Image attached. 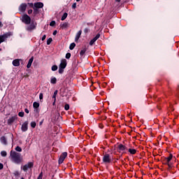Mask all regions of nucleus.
<instances>
[{"label":"nucleus","mask_w":179,"mask_h":179,"mask_svg":"<svg viewBox=\"0 0 179 179\" xmlns=\"http://www.w3.org/2000/svg\"><path fill=\"white\" fill-rule=\"evenodd\" d=\"M10 157L12 162L15 164H20V163L23 162V157H22V154L17 152L13 150L10 152Z\"/></svg>","instance_id":"f257e3e1"},{"label":"nucleus","mask_w":179,"mask_h":179,"mask_svg":"<svg viewBox=\"0 0 179 179\" xmlns=\"http://www.w3.org/2000/svg\"><path fill=\"white\" fill-rule=\"evenodd\" d=\"M66 65H67L66 59H62L61 63L59 66V73H62V72H64V69L66 68Z\"/></svg>","instance_id":"f03ea898"},{"label":"nucleus","mask_w":179,"mask_h":179,"mask_svg":"<svg viewBox=\"0 0 179 179\" xmlns=\"http://www.w3.org/2000/svg\"><path fill=\"white\" fill-rule=\"evenodd\" d=\"M34 166V163L28 162L27 164L22 166L21 169H22L23 171H24L26 173V172H27L29 169H33Z\"/></svg>","instance_id":"7ed1b4c3"},{"label":"nucleus","mask_w":179,"mask_h":179,"mask_svg":"<svg viewBox=\"0 0 179 179\" xmlns=\"http://www.w3.org/2000/svg\"><path fill=\"white\" fill-rule=\"evenodd\" d=\"M103 163L105 164H108L111 163V157L109 155V154H105L102 159Z\"/></svg>","instance_id":"20e7f679"},{"label":"nucleus","mask_w":179,"mask_h":179,"mask_svg":"<svg viewBox=\"0 0 179 179\" xmlns=\"http://www.w3.org/2000/svg\"><path fill=\"white\" fill-rule=\"evenodd\" d=\"M10 36H12V32H8L6 34L1 35L0 36V44L1 43H3V41H5V40H6V38H8V37H10Z\"/></svg>","instance_id":"39448f33"},{"label":"nucleus","mask_w":179,"mask_h":179,"mask_svg":"<svg viewBox=\"0 0 179 179\" xmlns=\"http://www.w3.org/2000/svg\"><path fill=\"white\" fill-rule=\"evenodd\" d=\"M68 156V152H64L60 155V157L59 158L58 163L59 164H62L64 163V161L65 159H66V157Z\"/></svg>","instance_id":"423d86ee"},{"label":"nucleus","mask_w":179,"mask_h":179,"mask_svg":"<svg viewBox=\"0 0 179 179\" xmlns=\"http://www.w3.org/2000/svg\"><path fill=\"white\" fill-rule=\"evenodd\" d=\"M22 22L25 23V24H30V22H31V19L27 15H24L22 17Z\"/></svg>","instance_id":"0eeeda50"},{"label":"nucleus","mask_w":179,"mask_h":179,"mask_svg":"<svg viewBox=\"0 0 179 179\" xmlns=\"http://www.w3.org/2000/svg\"><path fill=\"white\" fill-rule=\"evenodd\" d=\"M29 122L28 121H25L21 127V129L22 131V132H26L28 129H29Z\"/></svg>","instance_id":"6e6552de"},{"label":"nucleus","mask_w":179,"mask_h":179,"mask_svg":"<svg viewBox=\"0 0 179 179\" xmlns=\"http://www.w3.org/2000/svg\"><path fill=\"white\" fill-rule=\"evenodd\" d=\"M16 120H17V116H13L10 117L7 121L8 125H12V124L14 123Z\"/></svg>","instance_id":"1a4fd4ad"},{"label":"nucleus","mask_w":179,"mask_h":179,"mask_svg":"<svg viewBox=\"0 0 179 179\" xmlns=\"http://www.w3.org/2000/svg\"><path fill=\"white\" fill-rule=\"evenodd\" d=\"M124 150H128V148H127V146L122 144H119L117 146V151L120 152H124Z\"/></svg>","instance_id":"9d476101"},{"label":"nucleus","mask_w":179,"mask_h":179,"mask_svg":"<svg viewBox=\"0 0 179 179\" xmlns=\"http://www.w3.org/2000/svg\"><path fill=\"white\" fill-rule=\"evenodd\" d=\"M172 159H173V154H170L169 157L165 158V159L164 160L163 164H169V163H171L170 162H171Z\"/></svg>","instance_id":"9b49d317"},{"label":"nucleus","mask_w":179,"mask_h":179,"mask_svg":"<svg viewBox=\"0 0 179 179\" xmlns=\"http://www.w3.org/2000/svg\"><path fill=\"white\" fill-rule=\"evenodd\" d=\"M99 38H100V34H96V36L90 41V45H93Z\"/></svg>","instance_id":"f8f14e48"},{"label":"nucleus","mask_w":179,"mask_h":179,"mask_svg":"<svg viewBox=\"0 0 179 179\" xmlns=\"http://www.w3.org/2000/svg\"><path fill=\"white\" fill-rule=\"evenodd\" d=\"M57 94H58V90H55L52 96V99L53 100L52 106H55V102L57 101Z\"/></svg>","instance_id":"ddd939ff"},{"label":"nucleus","mask_w":179,"mask_h":179,"mask_svg":"<svg viewBox=\"0 0 179 179\" xmlns=\"http://www.w3.org/2000/svg\"><path fill=\"white\" fill-rule=\"evenodd\" d=\"M26 8H27V5H26V3L21 4L19 8L20 12H24V10H26Z\"/></svg>","instance_id":"4468645a"},{"label":"nucleus","mask_w":179,"mask_h":179,"mask_svg":"<svg viewBox=\"0 0 179 179\" xmlns=\"http://www.w3.org/2000/svg\"><path fill=\"white\" fill-rule=\"evenodd\" d=\"M13 65L14 66H19V65H20V59H16L13 60Z\"/></svg>","instance_id":"2eb2a0df"},{"label":"nucleus","mask_w":179,"mask_h":179,"mask_svg":"<svg viewBox=\"0 0 179 179\" xmlns=\"http://www.w3.org/2000/svg\"><path fill=\"white\" fill-rule=\"evenodd\" d=\"M69 26L68 22H62L60 24L61 29H68Z\"/></svg>","instance_id":"dca6fc26"},{"label":"nucleus","mask_w":179,"mask_h":179,"mask_svg":"<svg viewBox=\"0 0 179 179\" xmlns=\"http://www.w3.org/2000/svg\"><path fill=\"white\" fill-rule=\"evenodd\" d=\"M33 61H34V57H31L29 60V62L27 65V68H30L31 66V64H33Z\"/></svg>","instance_id":"f3484780"},{"label":"nucleus","mask_w":179,"mask_h":179,"mask_svg":"<svg viewBox=\"0 0 179 179\" xmlns=\"http://www.w3.org/2000/svg\"><path fill=\"white\" fill-rule=\"evenodd\" d=\"M44 6V4L41 2H38L34 3V7L37 8H43Z\"/></svg>","instance_id":"a211bd4d"},{"label":"nucleus","mask_w":179,"mask_h":179,"mask_svg":"<svg viewBox=\"0 0 179 179\" xmlns=\"http://www.w3.org/2000/svg\"><path fill=\"white\" fill-rule=\"evenodd\" d=\"M80 36H82V30H80L76 36V38H75V41H78V40H79V38H80Z\"/></svg>","instance_id":"6ab92c4d"},{"label":"nucleus","mask_w":179,"mask_h":179,"mask_svg":"<svg viewBox=\"0 0 179 179\" xmlns=\"http://www.w3.org/2000/svg\"><path fill=\"white\" fill-rule=\"evenodd\" d=\"M0 141L1 143H3V145H8V141H6V137L2 136L0 138Z\"/></svg>","instance_id":"aec40b11"},{"label":"nucleus","mask_w":179,"mask_h":179,"mask_svg":"<svg viewBox=\"0 0 179 179\" xmlns=\"http://www.w3.org/2000/svg\"><path fill=\"white\" fill-rule=\"evenodd\" d=\"M36 29V26L34 24H31L27 27V30L29 31H31V30H34Z\"/></svg>","instance_id":"412c9836"},{"label":"nucleus","mask_w":179,"mask_h":179,"mask_svg":"<svg viewBox=\"0 0 179 179\" xmlns=\"http://www.w3.org/2000/svg\"><path fill=\"white\" fill-rule=\"evenodd\" d=\"M128 152H130V155H136V150L135 149L129 148Z\"/></svg>","instance_id":"4be33fe9"},{"label":"nucleus","mask_w":179,"mask_h":179,"mask_svg":"<svg viewBox=\"0 0 179 179\" xmlns=\"http://www.w3.org/2000/svg\"><path fill=\"white\" fill-rule=\"evenodd\" d=\"M50 83H52V85H55V83H57V78L55 77L51 78Z\"/></svg>","instance_id":"5701e85b"},{"label":"nucleus","mask_w":179,"mask_h":179,"mask_svg":"<svg viewBox=\"0 0 179 179\" xmlns=\"http://www.w3.org/2000/svg\"><path fill=\"white\" fill-rule=\"evenodd\" d=\"M34 108H38L40 107V103L38 102H34L33 103Z\"/></svg>","instance_id":"b1692460"},{"label":"nucleus","mask_w":179,"mask_h":179,"mask_svg":"<svg viewBox=\"0 0 179 179\" xmlns=\"http://www.w3.org/2000/svg\"><path fill=\"white\" fill-rule=\"evenodd\" d=\"M1 156H2V157H6V156H8V152H6V151H1Z\"/></svg>","instance_id":"393cba45"},{"label":"nucleus","mask_w":179,"mask_h":179,"mask_svg":"<svg viewBox=\"0 0 179 179\" xmlns=\"http://www.w3.org/2000/svg\"><path fill=\"white\" fill-rule=\"evenodd\" d=\"M66 17H68V13H64V15L62 17V21L65 20V19H66Z\"/></svg>","instance_id":"a878e982"},{"label":"nucleus","mask_w":179,"mask_h":179,"mask_svg":"<svg viewBox=\"0 0 179 179\" xmlns=\"http://www.w3.org/2000/svg\"><path fill=\"white\" fill-rule=\"evenodd\" d=\"M75 47H76V44H75V43H71L69 48H70V50H73V48H75Z\"/></svg>","instance_id":"bb28decb"},{"label":"nucleus","mask_w":179,"mask_h":179,"mask_svg":"<svg viewBox=\"0 0 179 179\" xmlns=\"http://www.w3.org/2000/svg\"><path fill=\"white\" fill-rule=\"evenodd\" d=\"M13 175L15 177H19V176H20V173H19V171H15Z\"/></svg>","instance_id":"cd10ccee"},{"label":"nucleus","mask_w":179,"mask_h":179,"mask_svg":"<svg viewBox=\"0 0 179 179\" xmlns=\"http://www.w3.org/2000/svg\"><path fill=\"white\" fill-rule=\"evenodd\" d=\"M51 43H52V38H49L47 40V45H50V44H51Z\"/></svg>","instance_id":"c85d7f7f"},{"label":"nucleus","mask_w":179,"mask_h":179,"mask_svg":"<svg viewBox=\"0 0 179 179\" xmlns=\"http://www.w3.org/2000/svg\"><path fill=\"white\" fill-rule=\"evenodd\" d=\"M31 127L34 129L36 128V126L37 125V124L36 123V122H31L30 124Z\"/></svg>","instance_id":"c756f323"},{"label":"nucleus","mask_w":179,"mask_h":179,"mask_svg":"<svg viewBox=\"0 0 179 179\" xmlns=\"http://www.w3.org/2000/svg\"><path fill=\"white\" fill-rule=\"evenodd\" d=\"M15 150H16V152H22V148H20V146L17 145L15 148Z\"/></svg>","instance_id":"7c9ffc66"},{"label":"nucleus","mask_w":179,"mask_h":179,"mask_svg":"<svg viewBox=\"0 0 179 179\" xmlns=\"http://www.w3.org/2000/svg\"><path fill=\"white\" fill-rule=\"evenodd\" d=\"M58 69V66L57 65H54L52 66V71H55Z\"/></svg>","instance_id":"2f4dec72"},{"label":"nucleus","mask_w":179,"mask_h":179,"mask_svg":"<svg viewBox=\"0 0 179 179\" xmlns=\"http://www.w3.org/2000/svg\"><path fill=\"white\" fill-rule=\"evenodd\" d=\"M64 110H66V111H68V110H69V104H68V103L65 104Z\"/></svg>","instance_id":"473e14b6"},{"label":"nucleus","mask_w":179,"mask_h":179,"mask_svg":"<svg viewBox=\"0 0 179 179\" xmlns=\"http://www.w3.org/2000/svg\"><path fill=\"white\" fill-rule=\"evenodd\" d=\"M37 179H43V171H41L40 173V174L38 175Z\"/></svg>","instance_id":"72a5a7b5"},{"label":"nucleus","mask_w":179,"mask_h":179,"mask_svg":"<svg viewBox=\"0 0 179 179\" xmlns=\"http://www.w3.org/2000/svg\"><path fill=\"white\" fill-rule=\"evenodd\" d=\"M66 59H69V58H71V53H69V52L66 53Z\"/></svg>","instance_id":"f704fd0d"},{"label":"nucleus","mask_w":179,"mask_h":179,"mask_svg":"<svg viewBox=\"0 0 179 179\" xmlns=\"http://www.w3.org/2000/svg\"><path fill=\"white\" fill-rule=\"evenodd\" d=\"M19 117H24V112H20L18 113Z\"/></svg>","instance_id":"c9c22d12"},{"label":"nucleus","mask_w":179,"mask_h":179,"mask_svg":"<svg viewBox=\"0 0 179 179\" xmlns=\"http://www.w3.org/2000/svg\"><path fill=\"white\" fill-rule=\"evenodd\" d=\"M34 113H36V114H38V113H40V109H38V108H34Z\"/></svg>","instance_id":"e433bc0d"},{"label":"nucleus","mask_w":179,"mask_h":179,"mask_svg":"<svg viewBox=\"0 0 179 179\" xmlns=\"http://www.w3.org/2000/svg\"><path fill=\"white\" fill-rule=\"evenodd\" d=\"M50 26H52V27L55 26V21H52V22L50 23Z\"/></svg>","instance_id":"4c0bfd02"},{"label":"nucleus","mask_w":179,"mask_h":179,"mask_svg":"<svg viewBox=\"0 0 179 179\" xmlns=\"http://www.w3.org/2000/svg\"><path fill=\"white\" fill-rule=\"evenodd\" d=\"M73 9H76V3H73L72 5Z\"/></svg>","instance_id":"58836bf2"},{"label":"nucleus","mask_w":179,"mask_h":179,"mask_svg":"<svg viewBox=\"0 0 179 179\" xmlns=\"http://www.w3.org/2000/svg\"><path fill=\"white\" fill-rule=\"evenodd\" d=\"M99 127L101 129H103V128H104V126H103L102 124H99Z\"/></svg>","instance_id":"ea45409f"},{"label":"nucleus","mask_w":179,"mask_h":179,"mask_svg":"<svg viewBox=\"0 0 179 179\" xmlns=\"http://www.w3.org/2000/svg\"><path fill=\"white\" fill-rule=\"evenodd\" d=\"M39 99H40V100H43V93H40Z\"/></svg>","instance_id":"a19ab883"},{"label":"nucleus","mask_w":179,"mask_h":179,"mask_svg":"<svg viewBox=\"0 0 179 179\" xmlns=\"http://www.w3.org/2000/svg\"><path fill=\"white\" fill-rule=\"evenodd\" d=\"M3 169V164L0 163V170H2Z\"/></svg>","instance_id":"79ce46f5"},{"label":"nucleus","mask_w":179,"mask_h":179,"mask_svg":"<svg viewBox=\"0 0 179 179\" xmlns=\"http://www.w3.org/2000/svg\"><path fill=\"white\" fill-rule=\"evenodd\" d=\"M86 52V50H81L80 51V55H83Z\"/></svg>","instance_id":"37998d69"},{"label":"nucleus","mask_w":179,"mask_h":179,"mask_svg":"<svg viewBox=\"0 0 179 179\" xmlns=\"http://www.w3.org/2000/svg\"><path fill=\"white\" fill-rule=\"evenodd\" d=\"M166 166H169V169H171V163L170 162L169 164H166Z\"/></svg>","instance_id":"c03bdc74"},{"label":"nucleus","mask_w":179,"mask_h":179,"mask_svg":"<svg viewBox=\"0 0 179 179\" xmlns=\"http://www.w3.org/2000/svg\"><path fill=\"white\" fill-rule=\"evenodd\" d=\"M28 13L29 15H30L31 13H33V10H29Z\"/></svg>","instance_id":"a18cd8bd"},{"label":"nucleus","mask_w":179,"mask_h":179,"mask_svg":"<svg viewBox=\"0 0 179 179\" xmlns=\"http://www.w3.org/2000/svg\"><path fill=\"white\" fill-rule=\"evenodd\" d=\"M24 111L27 114H29V109L28 108H25Z\"/></svg>","instance_id":"49530a36"},{"label":"nucleus","mask_w":179,"mask_h":179,"mask_svg":"<svg viewBox=\"0 0 179 179\" xmlns=\"http://www.w3.org/2000/svg\"><path fill=\"white\" fill-rule=\"evenodd\" d=\"M45 35H43V37H42V41H44V40H45Z\"/></svg>","instance_id":"de8ad7c7"},{"label":"nucleus","mask_w":179,"mask_h":179,"mask_svg":"<svg viewBox=\"0 0 179 179\" xmlns=\"http://www.w3.org/2000/svg\"><path fill=\"white\" fill-rule=\"evenodd\" d=\"M43 122H44V120H43L42 121H41V122H39V125H43Z\"/></svg>","instance_id":"09e8293b"},{"label":"nucleus","mask_w":179,"mask_h":179,"mask_svg":"<svg viewBox=\"0 0 179 179\" xmlns=\"http://www.w3.org/2000/svg\"><path fill=\"white\" fill-rule=\"evenodd\" d=\"M56 35H57V30L54 31V32H53V36H56Z\"/></svg>","instance_id":"8fccbe9b"},{"label":"nucleus","mask_w":179,"mask_h":179,"mask_svg":"<svg viewBox=\"0 0 179 179\" xmlns=\"http://www.w3.org/2000/svg\"><path fill=\"white\" fill-rule=\"evenodd\" d=\"M84 31H85V33H87V29H85L84 30Z\"/></svg>","instance_id":"3c124183"},{"label":"nucleus","mask_w":179,"mask_h":179,"mask_svg":"<svg viewBox=\"0 0 179 179\" xmlns=\"http://www.w3.org/2000/svg\"><path fill=\"white\" fill-rule=\"evenodd\" d=\"M116 2H121V0H115Z\"/></svg>","instance_id":"603ef678"},{"label":"nucleus","mask_w":179,"mask_h":179,"mask_svg":"<svg viewBox=\"0 0 179 179\" xmlns=\"http://www.w3.org/2000/svg\"><path fill=\"white\" fill-rule=\"evenodd\" d=\"M0 27H2V22H0Z\"/></svg>","instance_id":"864d4df0"},{"label":"nucleus","mask_w":179,"mask_h":179,"mask_svg":"<svg viewBox=\"0 0 179 179\" xmlns=\"http://www.w3.org/2000/svg\"><path fill=\"white\" fill-rule=\"evenodd\" d=\"M158 110H161L162 108L159 106H157Z\"/></svg>","instance_id":"5fc2aeb1"},{"label":"nucleus","mask_w":179,"mask_h":179,"mask_svg":"<svg viewBox=\"0 0 179 179\" xmlns=\"http://www.w3.org/2000/svg\"><path fill=\"white\" fill-rule=\"evenodd\" d=\"M77 1V2H79V1H80V0H76Z\"/></svg>","instance_id":"6e6d98bb"},{"label":"nucleus","mask_w":179,"mask_h":179,"mask_svg":"<svg viewBox=\"0 0 179 179\" xmlns=\"http://www.w3.org/2000/svg\"><path fill=\"white\" fill-rule=\"evenodd\" d=\"M21 179H24V178L22 177V178H21Z\"/></svg>","instance_id":"4d7b16f0"}]
</instances>
